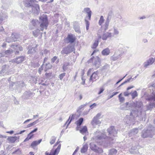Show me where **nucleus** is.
<instances>
[{"label": "nucleus", "instance_id": "1", "mask_svg": "<svg viewBox=\"0 0 155 155\" xmlns=\"http://www.w3.org/2000/svg\"><path fill=\"white\" fill-rule=\"evenodd\" d=\"M107 130L109 136H107L105 132L97 130L94 133V137L97 142L106 147H110L114 140V137L116 136L117 133V130L113 126H111Z\"/></svg>", "mask_w": 155, "mask_h": 155}, {"label": "nucleus", "instance_id": "2", "mask_svg": "<svg viewBox=\"0 0 155 155\" xmlns=\"http://www.w3.org/2000/svg\"><path fill=\"white\" fill-rule=\"evenodd\" d=\"M39 21L37 19H33L30 22L29 28L31 30L34 29L35 28L40 27L41 31H43L44 28L47 29L48 25V18L46 15H43L39 17Z\"/></svg>", "mask_w": 155, "mask_h": 155}, {"label": "nucleus", "instance_id": "3", "mask_svg": "<svg viewBox=\"0 0 155 155\" xmlns=\"http://www.w3.org/2000/svg\"><path fill=\"white\" fill-rule=\"evenodd\" d=\"M146 100L151 102L149 104L146 105L147 110H151L154 107H155V93L153 92L152 94L148 96Z\"/></svg>", "mask_w": 155, "mask_h": 155}, {"label": "nucleus", "instance_id": "4", "mask_svg": "<svg viewBox=\"0 0 155 155\" xmlns=\"http://www.w3.org/2000/svg\"><path fill=\"white\" fill-rule=\"evenodd\" d=\"M75 50L74 46L71 44H69L63 48L61 51V54L64 55L68 54Z\"/></svg>", "mask_w": 155, "mask_h": 155}, {"label": "nucleus", "instance_id": "5", "mask_svg": "<svg viewBox=\"0 0 155 155\" xmlns=\"http://www.w3.org/2000/svg\"><path fill=\"white\" fill-rule=\"evenodd\" d=\"M18 3L26 7L30 8L36 2L35 0H18Z\"/></svg>", "mask_w": 155, "mask_h": 155}, {"label": "nucleus", "instance_id": "6", "mask_svg": "<svg viewBox=\"0 0 155 155\" xmlns=\"http://www.w3.org/2000/svg\"><path fill=\"white\" fill-rule=\"evenodd\" d=\"M153 134V132L152 130L144 129L142 132L141 137L143 138L152 137Z\"/></svg>", "mask_w": 155, "mask_h": 155}, {"label": "nucleus", "instance_id": "7", "mask_svg": "<svg viewBox=\"0 0 155 155\" xmlns=\"http://www.w3.org/2000/svg\"><path fill=\"white\" fill-rule=\"evenodd\" d=\"M61 147V144H59L55 150L52 149L51 150L50 153L46 151L45 154V155H58L60 151Z\"/></svg>", "mask_w": 155, "mask_h": 155}, {"label": "nucleus", "instance_id": "8", "mask_svg": "<svg viewBox=\"0 0 155 155\" xmlns=\"http://www.w3.org/2000/svg\"><path fill=\"white\" fill-rule=\"evenodd\" d=\"M35 3L31 7V8L32 12L35 15H38L39 13L40 8L39 5Z\"/></svg>", "mask_w": 155, "mask_h": 155}, {"label": "nucleus", "instance_id": "9", "mask_svg": "<svg viewBox=\"0 0 155 155\" xmlns=\"http://www.w3.org/2000/svg\"><path fill=\"white\" fill-rule=\"evenodd\" d=\"M34 94V93L31 92L30 91H26L23 94L22 97L24 99H29L33 97Z\"/></svg>", "mask_w": 155, "mask_h": 155}, {"label": "nucleus", "instance_id": "10", "mask_svg": "<svg viewBox=\"0 0 155 155\" xmlns=\"http://www.w3.org/2000/svg\"><path fill=\"white\" fill-rule=\"evenodd\" d=\"M134 112H131L130 113V116L127 115V120L126 123L127 124H130L131 122H133L134 121V117L133 116Z\"/></svg>", "mask_w": 155, "mask_h": 155}, {"label": "nucleus", "instance_id": "11", "mask_svg": "<svg viewBox=\"0 0 155 155\" xmlns=\"http://www.w3.org/2000/svg\"><path fill=\"white\" fill-rule=\"evenodd\" d=\"M99 72L98 71L94 72L91 76L90 78V81H92V82L96 81V80L98 79L99 77L98 76Z\"/></svg>", "mask_w": 155, "mask_h": 155}, {"label": "nucleus", "instance_id": "12", "mask_svg": "<svg viewBox=\"0 0 155 155\" xmlns=\"http://www.w3.org/2000/svg\"><path fill=\"white\" fill-rule=\"evenodd\" d=\"M154 62V60L153 58H150L144 63V67L147 68L148 66L152 64Z\"/></svg>", "mask_w": 155, "mask_h": 155}, {"label": "nucleus", "instance_id": "13", "mask_svg": "<svg viewBox=\"0 0 155 155\" xmlns=\"http://www.w3.org/2000/svg\"><path fill=\"white\" fill-rule=\"evenodd\" d=\"M42 139H41L38 140H35L33 141L31 144V146L32 148H33L35 150H37V147H36V146L38 145L42 141Z\"/></svg>", "mask_w": 155, "mask_h": 155}, {"label": "nucleus", "instance_id": "14", "mask_svg": "<svg viewBox=\"0 0 155 155\" xmlns=\"http://www.w3.org/2000/svg\"><path fill=\"white\" fill-rule=\"evenodd\" d=\"M113 36L111 32H107L103 34L102 38L104 40H106L108 38H111Z\"/></svg>", "mask_w": 155, "mask_h": 155}, {"label": "nucleus", "instance_id": "15", "mask_svg": "<svg viewBox=\"0 0 155 155\" xmlns=\"http://www.w3.org/2000/svg\"><path fill=\"white\" fill-rule=\"evenodd\" d=\"M131 104L128 102H127L126 103L123 104L120 107L122 110H127L130 108V107L131 106Z\"/></svg>", "mask_w": 155, "mask_h": 155}, {"label": "nucleus", "instance_id": "16", "mask_svg": "<svg viewBox=\"0 0 155 155\" xmlns=\"http://www.w3.org/2000/svg\"><path fill=\"white\" fill-rule=\"evenodd\" d=\"M25 59V57L24 56H20L16 58L14 60V61L17 64H19L21 63L24 61Z\"/></svg>", "mask_w": 155, "mask_h": 155}, {"label": "nucleus", "instance_id": "17", "mask_svg": "<svg viewBox=\"0 0 155 155\" xmlns=\"http://www.w3.org/2000/svg\"><path fill=\"white\" fill-rule=\"evenodd\" d=\"M100 59L99 57L97 56L96 58H95L94 65L96 68H99L100 66L101 62Z\"/></svg>", "mask_w": 155, "mask_h": 155}, {"label": "nucleus", "instance_id": "18", "mask_svg": "<svg viewBox=\"0 0 155 155\" xmlns=\"http://www.w3.org/2000/svg\"><path fill=\"white\" fill-rule=\"evenodd\" d=\"M19 137H17L16 136L14 137H8L7 138L8 140L11 143H14L16 140H17L18 142L19 141Z\"/></svg>", "mask_w": 155, "mask_h": 155}, {"label": "nucleus", "instance_id": "19", "mask_svg": "<svg viewBox=\"0 0 155 155\" xmlns=\"http://www.w3.org/2000/svg\"><path fill=\"white\" fill-rule=\"evenodd\" d=\"M84 12L87 14V17H88V19L90 20L91 18V15L92 12L90 10V8H89L87 7L84 8Z\"/></svg>", "mask_w": 155, "mask_h": 155}, {"label": "nucleus", "instance_id": "20", "mask_svg": "<svg viewBox=\"0 0 155 155\" xmlns=\"http://www.w3.org/2000/svg\"><path fill=\"white\" fill-rule=\"evenodd\" d=\"M138 132V129L135 128L131 130L129 133V136L130 137L134 136L137 134Z\"/></svg>", "mask_w": 155, "mask_h": 155}, {"label": "nucleus", "instance_id": "21", "mask_svg": "<svg viewBox=\"0 0 155 155\" xmlns=\"http://www.w3.org/2000/svg\"><path fill=\"white\" fill-rule=\"evenodd\" d=\"M66 39L69 42L71 43H74L76 39L72 35H68Z\"/></svg>", "mask_w": 155, "mask_h": 155}, {"label": "nucleus", "instance_id": "22", "mask_svg": "<svg viewBox=\"0 0 155 155\" xmlns=\"http://www.w3.org/2000/svg\"><path fill=\"white\" fill-rule=\"evenodd\" d=\"M138 150L137 146H133L130 149V152L131 153L138 154L139 153Z\"/></svg>", "mask_w": 155, "mask_h": 155}, {"label": "nucleus", "instance_id": "23", "mask_svg": "<svg viewBox=\"0 0 155 155\" xmlns=\"http://www.w3.org/2000/svg\"><path fill=\"white\" fill-rule=\"evenodd\" d=\"M101 123V121H100L98 119H97L95 117L93 118L91 122V124L93 126L98 125L100 124Z\"/></svg>", "mask_w": 155, "mask_h": 155}, {"label": "nucleus", "instance_id": "24", "mask_svg": "<svg viewBox=\"0 0 155 155\" xmlns=\"http://www.w3.org/2000/svg\"><path fill=\"white\" fill-rule=\"evenodd\" d=\"M88 148V145L87 143L83 144V147L81 150V153H83L86 152Z\"/></svg>", "mask_w": 155, "mask_h": 155}, {"label": "nucleus", "instance_id": "25", "mask_svg": "<svg viewBox=\"0 0 155 155\" xmlns=\"http://www.w3.org/2000/svg\"><path fill=\"white\" fill-rule=\"evenodd\" d=\"M28 54H32L35 53L36 51L35 48L34 47H31V46H29L28 47Z\"/></svg>", "mask_w": 155, "mask_h": 155}, {"label": "nucleus", "instance_id": "26", "mask_svg": "<svg viewBox=\"0 0 155 155\" xmlns=\"http://www.w3.org/2000/svg\"><path fill=\"white\" fill-rule=\"evenodd\" d=\"M133 104L135 106V108L137 109V108L140 109L142 106V103L140 101H138L136 102V103H134Z\"/></svg>", "mask_w": 155, "mask_h": 155}, {"label": "nucleus", "instance_id": "27", "mask_svg": "<svg viewBox=\"0 0 155 155\" xmlns=\"http://www.w3.org/2000/svg\"><path fill=\"white\" fill-rule=\"evenodd\" d=\"M110 53V50L108 48L104 49L101 52V54L103 55H107Z\"/></svg>", "mask_w": 155, "mask_h": 155}, {"label": "nucleus", "instance_id": "28", "mask_svg": "<svg viewBox=\"0 0 155 155\" xmlns=\"http://www.w3.org/2000/svg\"><path fill=\"white\" fill-rule=\"evenodd\" d=\"M9 66L8 65H3L2 67V69L0 73L5 72L9 68Z\"/></svg>", "mask_w": 155, "mask_h": 155}, {"label": "nucleus", "instance_id": "29", "mask_svg": "<svg viewBox=\"0 0 155 155\" xmlns=\"http://www.w3.org/2000/svg\"><path fill=\"white\" fill-rule=\"evenodd\" d=\"M15 85L18 86V87H23L25 86V84L24 82L22 81H18L16 82Z\"/></svg>", "mask_w": 155, "mask_h": 155}, {"label": "nucleus", "instance_id": "30", "mask_svg": "<svg viewBox=\"0 0 155 155\" xmlns=\"http://www.w3.org/2000/svg\"><path fill=\"white\" fill-rule=\"evenodd\" d=\"M74 114L72 115L71 116L70 115L69 116L68 119L67 120V121L65 124H66L69 121V122H68V124L67 125V127L70 124L72 120L74 119Z\"/></svg>", "mask_w": 155, "mask_h": 155}, {"label": "nucleus", "instance_id": "31", "mask_svg": "<svg viewBox=\"0 0 155 155\" xmlns=\"http://www.w3.org/2000/svg\"><path fill=\"white\" fill-rule=\"evenodd\" d=\"M40 30L38 29H37L33 31V35L35 37H37L40 33Z\"/></svg>", "mask_w": 155, "mask_h": 155}, {"label": "nucleus", "instance_id": "32", "mask_svg": "<svg viewBox=\"0 0 155 155\" xmlns=\"http://www.w3.org/2000/svg\"><path fill=\"white\" fill-rule=\"evenodd\" d=\"M91 148V149L94 151V152L97 150V149L98 148V147L94 143L90 144Z\"/></svg>", "mask_w": 155, "mask_h": 155}, {"label": "nucleus", "instance_id": "33", "mask_svg": "<svg viewBox=\"0 0 155 155\" xmlns=\"http://www.w3.org/2000/svg\"><path fill=\"white\" fill-rule=\"evenodd\" d=\"M11 47L12 48L16 49L18 48V49L20 51H22L23 50V48L21 46L17 45H12Z\"/></svg>", "mask_w": 155, "mask_h": 155}, {"label": "nucleus", "instance_id": "34", "mask_svg": "<svg viewBox=\"0 0 155 155\" xmlns=\"http://www.w3.org/2000/svg\"><path fill=\"white\" fill-rule=\"evenodd\" d=\"M88 104V103H86L85 104L83 105H81L80 106L78 109L77 110V112L79 113H80L81 112V110L83 108H84L85 106L87 105Z\"/></svg>", "mask_w": 155, "mask_h": 155}, {"label": "nucleus", "instance_id": "35", "mask_svg": "<svg viewBox=\"0 0 155 155\" xmlns=\"http://www.w3.org/2000/svg\"><path fill=\"white\" fill-rule=\"evenodd\" d=\"M123 94L122 93L120 94L118 96L119 101L121 103H124L125 101V98L122 96Z\"/></svg>", "mask_w": 155, "mask_h": 155}, {"label": "nucleus", "instance_id": "36", "mask_svg": "<svg viewBox=\"0 0 155 155\" xmlns=\"http://www.w3.org/2000/svg\"><path fill=\"white\" fill-rule=\"evenodd\" d=\"M87 131V128L86 126H84L80 130V132L83 134L85 133Z\"/></svg>", "mask_w": 155, "mask_h": 155}, {"label": "nucleus", "instance_id": "37", "mask_svg": "<svg viewBox=\"0 0 155 155\" xmlns=\"http://www.w3.org/2000/svg\"><path fill=\"white\" fill-rule=\"evenodd\" d=\"M84 120V119L83 118L81 117L78 120L75 122V124H76L77 125H78L79 126H81L82 124V123Z\"/></svg>", "mask_w": 155, "mask_h": 155}, {"label": "nucleus", "instance_id": "38", "mask_svg": "<svg viewBox=\"0 0 155 155\" xmlns=\"http://www.w3.org/2000/svg\"><path fill=\"white\" fill-rule=\"evenodd\" d=\"M98 42L99 40H95L91 48L93 49L96 48L98 45Z\"/></svg>", "mask_w": 155, "mask_h": 155}, {"label": "nucleus", "instance_id": "39", "mask_svg": "<svg viewBox=\"0 0 155 155\" xmlns=\"http://www.w3.org/2000/svg\"><path fill=\"white\" fill-rule=\"evenodd\" d=\"M8 16L6 14L3 13L0 18V22H1L3 20L7 18Z\"/></svg>", "mask_w": 155, "mask_h": 155}, {"label": "nucleus", "instance_id": "40", "mask_svg": "<svg viewBox=\"0 0 155 155\" xmlns=\"http://www.w3.org/2000/svg\"><path fill=\"white\" fill-rule=\"evenodd\" d=\"M69 63L67 62H65L64 63L62 67L63 71H65L67 70V67L69 65Z\"/></svg>", "mask_w": 155, "mask_h": 155}, {"label": "nucleus", "instance_id": "41", "mask_svg": "<svg viewBox=\"0 0 155 155\" xmlns=\"http://www.w3.org/2000/svg\"><path fill=\"white\" fill-rule=\"evenodd\" d=\"M87 18V16L85 19V24L86 25V29L87 30H88L89 29L90 24L89 22L86 19Z\"/></svg>", "mask_w": 155, "mask_h": 155}, {"label": "nucleus", "instance_id": "42", "mask_svg": "<svg viewBox=\"0 0 155 155\" xmlns=\"http://www.w3.org/2000/svg\"><path fill=\"white\" fill-rule=\"evenodd\" d=\"M131 96H132V99H134L136 97H137L138 95L137 92L136 91H134L132 93H131Z\"/></svg>", "mask_w": 155, "mask_h": 155}, {"label": "nucleus", "instance_id": "43", "mask_svg": "<svg viewBox=\"0 0 155 155\" xmlns=\"http://www.w3.org/2000/svg\"><path fill=\"white\" fill-rule=\"evenodd\" d=\"M117 152V150L115 149H113L109 151V153L110 154H111L112 155H114Z\"/></svg>", "mask_w": 155, "mask_h": 155}, {"label": "nucleus", "instance_id": "44", "mask_svg": "<svg viewBox=\"0 0 155 155\" xmlns=\"http://www.w3.org/2000/svg\"><path fill=\"white\" fill-rule=\"evenodd\" d=\"M114 29V35H118L119 34V32L118 31L117 28L115 27H113Z\"/></svg>", "mask_w": 155, "mask_h": 155}, {"label": "nucleus", "instance_id": "45", "mask_svg": "<svg viewBox=\"0 0 155 155\" xmlns=\"http://www.w3.org/2000/svg\"><path fill=\"white\" fill-rule=\"evenodd\" d=\"M15 39H12V37H8L6 38V41L8 42V43H10L12 41H15Z\"/></svg>", "mask_w": 155, "mask_h": 155}, {"label": "nucleus", "instance_id": "46", "mask_svg": "<svg viewBox=\"0 0 155 155\" xmlns=\"http://www.w3.org/2000/svg\"><path fill=\"white\" fill-rule=\"evenodd\" d=\"M51 67L52 65L50 63H48L46 64L45 66V68L46 69V71L47 70L51 69Z\"/></svg>", "mask_w": 155, "mask_h": 155}, {"label": "nucleus", "instance_id": "47", "mask_svg": "<svg viewBox=\"0 0 155 155\" xmlns=\"http://www.w3.org/2000/svg\"><path fill=\"white\" fill-rule=\"evenodd\" d=\"M104 17L103 16H101L100 17V20L99 21V24L100 25H101L103 22H104Z\"/></svg>", "mask_w": 155, "mask_h": 155}, {"label": "nucleus", "instance_id": "48", "mask_svg": "<svg viewBox=\"0 0 155 155\" xmlns=\"http://www.w3.org/2000/svg\"><path fill=\"white\" fill-rule=\"evenodd\" d=\"M11 37L12 38V39H15V41H17V39L18 38V36L17 34H15V35L12 34L11 35Z\"/></svg>", "mask_w": 155, "mask_h": 155}, {"label": "nucleus", "instance_id": "49", "mask_svg": "<svg viewBox=\"0 0 155 155\" xmlns=\"http://www.w3.org/2000/svg\"><path fill=\"white\" fill-rule=\"evenodd\" d=\"M56 137H55L54 136H52L51 137V140L50 142V143L52 145L54 143L56 140Z\"/></svg>", "mask_w": 155, "mask_h": 155}, {"label": "nucleus", "instance_id": "50", "mask_svg": "<svg viewBox=\"0 0 155 155\" xmlns=\"http://www.w3.org/2000/svg\"><path fill=\"white\" fill-rule=\"evenodd\" d=\"M13 51L12 49H9L5 51L4 53L5 54L9 55L10 54H12L13 53Z\"/></svg>", "mask_w": 155, "mask_h": 155}, {"label": "nucleus", "instance_id": "51", "mask_svg": "<svg viewBox=\"0 0 155 155\" xmlns=\"http://www.w3.org/2000/svg\"><path fill=\"white\" fill-rule=\"evenodd\" d=\"M95 152L101 153L103 152V150L101 148L98 147Z\"/></svg>", "mask_w": 155, "mask_h": 155}, {"label": "nucleus", "instance_id": "52", "mask_svg": "<svg viewBox=\"0 0 155 155\" xmlns=\"http://www.w3.org/2000/svg\"><path fill=\"white\" fill-rule=\"evenodd\" d=\"M66 75V73H63L60 74L59 75V78L61 80H62L64 77Z\"/></svg>", "mask_w": 155, "mask_h": 155}, {"label": "nucleus", "instance_id": "53", "mask_svg": "<svg viewBox=\"0 0 155 155\" xmlns=\"http://www.w3.org/2000/svg\"><path fill=\"white\" fill-rule=\"evenodd\" d=\"M21 153V151L20 150L18 149L12 153L13 154H20Z\"/></svg>", "mask_w": 155, "mask_h": 155}, {"label": "nucleus", "instance_id": "54", "mask_svg": "<svg viewBox=\"0 0 155 155\" xmlns=\"http://www.w3.org/2000/svg\"><path fill=\"white\" fill-rule=\"evenodd\" d=\"M119 56H116L115 55H114L112 57L111 59L113 61H115L119 58Z\"/></svg>", "mask_w": 155, "mask_h": 155}, {"label": "nucleus", "instance_id": "55", "mask_svg": "<svg viewBox=\"0 0 155 155\" xmlns=\"http://www.w3.org/2000/svg\"><path fill=\"white\" fill-rule=\"evenodd\" d=\"M43 65L44 64H43L38 69V72L39 74H41L42 71L43 69Z\"/></svg>", "mask_w": 155, "mask_h": 155}, {"label": "nucleus", "instance_id": "56", "mask_svg": "<svg viewBox=\"0 0 155 155\" xmlns=\"http://www.w3.org/2000/svg\"><path fill=\"white\" fill-rule=\"evenodd\" d=\"M35 124H35V121H34L33 123H31L28 124L27 125L26 128H29L31 126H32L33 125H35Z\"/></svg>", "mask_w": 155, "mask_h": 155}, {"label": "nucleus", "instance_id": "57", "mask_svg": "<svg viewBox=\"0 0 155 155\" xmlns=\"http://www.w3.org/2000/svg\"><path fill=\"white\" fill-rule=\"evenodd\" d=\"M58 57L57 56H54L51 59V62L52 63H54L57 59Z\"/></svg>", "mask_w": 155, "mask_h": 155}, {"label": "nucleus", "instance_id": "58", "mask_svg": "<svg viewBox=\"0 0 155 155\" xmlns=\"http://www.w3.org/2000/svg\"><path fill=\"white\" fill-rule=\"evenodd\" d=\"M112 11H110L109 12L108 15V16L107 17V18H108L109 19H110L112 15Z\"/></svg>", "mask_w": 155, "mask_h": 155}, {"label": "nucleus", "instance_id": "59", "mask_svg": "<svg viewBox=\"0 0 155 155\" xmlns=\"http://www.w3.org/2000/svg\"><path fill=\"white\" fill-rule=\"evenodd\" d=\"M132 81H133V80L132 79V77H131L130 78L128 79L127 80H126L125 82L126 83H127L129 82Z\"/></svg>", "mask_w": 155, "mask_h": 155}, {"label": "nucleus", "instance_id": "60", "mask_svg": "<svg viewBox=\"0 0 155 155\" xmlns=\"http://www.w3.org/2000/svg\"><path fill=\"white\" fill-rule=\"evenodd\" d=\"M130 94H131V93H129L128 91H126L123 93V94L125 96H128Z\"/></svg>", "mask_w": 155, "mask_h": 155}, {"label": "nucleus", "instance_id": "61", "mask_svg": "<svg viewBox=\"0 0 155 155\" xmlns=\"http://www.w3.org/2000/svg\"><path fill=\"white\" fill-rule=\"evenodd\" d=\"M104 89L103 87H101L100 88V91L98 93V94H100L102 93L104 91Z\"/></svg>", "mask_w": 155, "mask_h": 155}, {"label": "nucleus", "instance_id": "62", "mask_svg": "<svg viewBox=\"0 0 155 155\" xmlns=\"http://www.w3.org/2000/svg\"><path fill=\"white\" fill-rule=\"evenodd\" d=\"M101 115V114L100 113H99L97 114L94 117L99 119Z\"/></svg>", "mask_w": 155, "mask_h": 155}, {"label": "nucleus", "instance_id": "63", "mask_svg": "<svg viewBox=\"0 0 155 155\" xmlns=\"http://www.w3.org/2000/svg\"><path fill=\"white\" fill-rule=\"evenodd\" d=\"M96 104L95 103H94L90 106V108L91 109H92L95 107L96 106Z\"/></svg>", "mask_w": 155, "mask_h": 155}, {"label": "nucleus", "instance_id": "64", "mask_svg": "<svg viewBox=\"0 0 155 155\" xmlns=\"http://www.w3.org/2000/svg\"><path fill=\"white\" fill-rule=\"evenodd\" d=\"M79 149V147H77L76 148V149L74 151V152L73 153L72 155H74V154H75L76 153L78 152Z\"/></svg>", "mask_w": 155, "mask_h": 155}]
</instances>
